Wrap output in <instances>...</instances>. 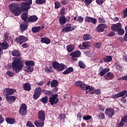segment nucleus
<instances>
[{"instance_id":"nucleus-1","label":"nucleus","mask_w":127,"mask_h":127,"mask_svg":"<svg viewBox=\"0 0 127 127\" xmlns=\"http://www.w3.org/2000/svg\"><path fill=\"white\" fill-rule=\"evenodd\" d=\"M21 58H13L12 63V68L15 73H19L24 67V62Z\"/></svg>"},{"instance_id":"nucleus-2","label":"nucleus","mask_w":127,"mask_h":127,"mask_svg":"<svg viewBox=\"0 0 127 127\" xmlns=\"http://www.w3.org/2000/svg\"><path fill=\"white\" fill-rule=\"evenodd\" d=\"M9 8L11 13H13L16 16H18L21 14V9L19 8L18 4L16 3H12L9 4Z\"/></svg>"},{"instance_id":"nucleus-3","label":"nucleus","mask_w":127,"mask_h":127,"mask_svg":"<svg viewBox=\"0 0 127 127\" xmlns=\"http://www.w3.org/2000/svg\"><path fill=\"white\" fill-rule=\"evenodd\" d=\"M53 67L54 68H55V70H57V71H58V72L63 71L64 69H66V68H67V66H65L64 64H60L57 62H54L53 63Z\"/></svg>"},{"instance_id":"nucleus-4","label":"nucleus","mask_w":127,"mask_h":127,"mask_svg":"<svg viewBox=\"0 0 127 127\" xmlns=\"http://www.w3.org/2000/svg\"><path fill=\"white\" fill-rule=\"evenodd\" d=\"M31 4H32V0H29L28 2H22L20 6L23 12H24L25 11H28V9H29V8H30L31 7Z\"/></svg>"},{"instance_id":"nucleus-5","label":"nucleus","mask_w":127,"mask_h":127,"mask_svg":"<svg viewBox=\"0 0 127 127\" xmlns=\"http://www.w3.org/2000/svg\"><path fill=\"white\" fill-rule=\"evenodd\" d=\"M75 26H73L70 23H68L65 25V27L63 29L62 31V32H65V33H67V32H70L71 31H73V30H75Z\"/></svg>"},{"instance_id":"nucleus-6","label":"nucleus","mask_w":127,"mask_h":127,"mask_svg":"<svg viewBox=\"0 0 127 127\" xmlns=\"http://www.w3.org/2000/svg\"><path fill=\"white\" fill-rule=\"evenodd\" d=\"M49 103L52 105H56L58 102H59V99H58V94H53L49 98Z\"/></svg>"},{"instance_id":"nucleus-7","label":"nucleus","mask_w":127,"mask_h":127,"mask_svg":"<svg viewBox=\"0 0 127 127\" xmlns=\"http://www.w3.org/2000/svg\"><path fill=\"white\" fill-rule=\"evenodd\" d=\"M27 106L25 105V104H22L21 106L20 107L19 113L21 116H26V114L27 111Z\"/></svg>"},{"instance_id":"nucleus-8","label":"nucleus","mask_w":127,"mask_h":127,"mask_svg":"<svg viewBox=\"0 0 127 127\" xmlns=\"http://www.w3.org/2000/svg\"><path fill=\"white\" fill-rule=\"evenodd\" d=\"M40 95H41V88L36 87L33 94V98L35 99V100H37V99L40 96Z\"/></svg>"},{"instance_id":"nucleus-9","label":"nucleus","mask_w":127,"mask_h":127,"mask_svg":"<svg viewBox=\"0 0 127 127\" xmlns=\"http://www.w3.org/2000/svg\"><path fill=\"white\" fill-rule=\"evenodd\" d=\"M105 115L110 118H113V116L115 115V110L112 108H107L105 110Z\"/></svg>"},{"instance_id":"nucleus-10","label":"nucleus","mask_w":127,"mask_h":127,"mask_svg":"<svg viewBox=\"0 0 127 127\" xmlns=\"http://www.w3.org/2000/svg\"><path fill=\"white\" fill-rule=\"evenodd\" d=\"M127 93V90H124L121 91L116 94H114L111 96L112 99H118L119 98H121L122 97H124L125 95Z\"/></svg>"},{"instance_id":"nucleus-11","label":"nucleus","mask_w":127,"mask_h":127,"mask_svg":"<svg viewBox=\"0 0 127 127\" xmlns=\"http://www.w3.org/2000/svg\"><path fill=\"white\" fill-rule=\"evenodd\" d=\"M107 28V26L104 24H99L96 28V31L98 32H103Z\"/></svg>"},{"instance_id":"nucleus-12","label":"nucleus","mask_w":127,"mask_h":127,"mask_svg":"<svg viewBox=\"0 0 127 127\" xmlns=\"http://www.w3.org/2000/svg\"><path fill=\"white\" fill-rule=\"evenodd\" d=\"M38 119L40 121H45V112L43 110H40L38 113Z\"/></svg>"},{"instance_id":"nucleus-13","label":"nucleus","mask_w":127,"mask_h":127,"mask_svg":"<svg viewBox=\"0 0 127 127\" xmlns=\"http://www.w3.org/2000/svg\"><path fill=\"white\" fill-rule=\"evenodd\" d=\"M16 41H17L19 44H22L23 42H26L28 39L24 36H20L19 37L16 38Z\"/></svg>"},{"instance_id":"nucleus-14","label":"nucleus","mask_w":127,"mask_h":127,"mask_svg":"<svg viewBox=\"0 0 127 127\" xmlns=\"http://www.w3.org/2000/svg\"><path fill=\"white\" fill-rule=\"evenodd\" d=\"M85 21L86 22H91V23L93 24H96V23H97V19L92 17L86 16L85 19Z\"/></svg>"},{"instance_id":"nucleus-15","label":"nucleus","mask_w":127,"mask_h":127,"mask_svg":"<svg viewBox=\"0 0 127 127\" xmlns=\"http://www.w3.org/2000/svg\"><path fill=\"white\" fill-rule=\"evenodd\" d=\"M121 28H122V24H121L120 23L113 24L111 27V29L113 30V31H118L121 29Z\"/></svg>"},{"instance_id":"nucleus-16","label":"nucleus","mask_w":127,"mask_h":127,"mask_svg":"<svg viewBox=\"0 0 127 127\" xmlns=\"http://www.w3.org/2000/svg\"><path fill=\"white\" fill-rule=\"evenodd\" d=\"M44 120H36L34 121V125L36 127H44Z\"/></svg>"},{"instance_id":"nucleus-17","label":"nucleus","mask_w":127,"mask_h":127,"mask_svg":"<svg viewBox=\"0 0 127 127\" xmlns=\"http://www.w3.org/2000/svg\"><path fill=\"white\" fill-rule=\"evenodd\" d=\"M16 100V97L14 96H9L8 95H6V100L8 103H14L15 100Z\"/></svg>"},{"instance_id":"nucleus-18","label":"nucleus","mask_w":127,"mask_h":127,"mask_svg":"<svg viewBox=\"0 0 127 127\" xmlns=\"http://www.w3.org/2000/svg\"><path fill=\"white\" fill-rule=\"evenodd\" d=\"M44 29V26H37V27H33L32 28V31L34 33H36L37 32H39L40 30H43Z\"/></svg>"},{"instance_id":"nucleus-19","label":"nucleus","mask_w":127,"mask_h":127,"mask_svg":"<svg viewBox=\"0 0 127 127\" xmlns=\"http://www.w3.org/2000/svg\"><path fill=\"white\" fill-rule=\"evenodd\" d=\"M66 22H67V19H66V17H65V16L63 15L59 17V22L61 25H64V24L66 23Z\"/></svg>"},{"instance_id":"nucleus-20","label":"nucleus","mask_w":127,"mask_h":127,"mask_svg":"<svg viewBox=\"0 0 127 127\" xmlns=\"http://www.w3.org/2000/svg\"><path fill=\"white\" fill-rule=\"evenodd\" d=\"M37 20H38V17L36 15L30 16L28 18V21H30V22H35Z\"/></svg>"},{"instance_id":"nucleus-21","label":"nucleus","mask_w":127,"mask_h":127,"mask_svg":"<svg viewBox=\"0 0 127 127\" xmlns=\"http://www.w3.org/2000/svg\"><path fill=\"white\" fill-rule=\"evenodd\" d=\"M41 42L45 43V44H49L51 42V40L47 37H43L41 39Z\"/></svg>"},{"instance_id":"nucleus-22","label":"nucleus","mask_w":127,"mask_h":127,"mask_svg":"<svg viewBox=\"0 0 127 127\" xmlns=\"http://www.w3.org/2000/svg\"><path fill=\"white\" fill-rule=\"evenodd\" d=\"M14 90L12 89L6 88L4 90V92L6 95V96H8V95H13L14 93Z\"/></svg>"},{"instance_id":"nucleus-23","label":"nucleus","mask_w":127,"mask_h":127,"mask_svg":"<svg viewBox=\"0 0 127 127\" xmlns=\"http://www.w3.org/2000/svg\"><path fill=\"white\" fill-rule=\"evenodd\" d=\"M106 80H112L114 78V73L109 72L104 76Z\"/></svg>"},{"instance_id":"nucleus-24","label":"nucleus","mask_w":127,"mask_h":127,"mask_svg":"<svg viewBox=\"0 0 127 127\" xmlns=\"http://www.w3.org/2000/svg\"><path fill=\"white\" fill-rule=\"evenodd\" d=\"M24 13L21 14V17L23 20H24L25 21L26 20H27L28 19V11H26L25 12H23Z\"/></svg>"},{"instance_id":"nucleus-25","label":"nucleus","mask_w":127,"mask_h":127,"mask_svg":"<svg viewBox=\"0 0 127 127\" xmlns=\"http://www.w3.org/2000/svg\"><path fill=\"white\" fill-rule=\"evenodd\" d=\"M0 46L1 47L2 49H7V48H8L7 41H4L2 43H0Z\"/></svg>"},{"instance_id":"nucleus-26","label":"nucleus","mask_w":127,"mask_h":127,"mask_svg":"<svg viewBox=\"0 0 127 127\" xmlns=\"http://www.w3.org/2000/svg\"><path fill=\"white\" fill-rule=\"evenodd\" d=\"M6 122L7 124L13 125V124L15 123V119L13 118H7L6 119Z\"/></svg>"},{"instance_id":"nucleus-27","label":"nucleus","mask_w":127,"mask_h":127,"mask_svg":"<svg viewBox=\"0 0 127 127\" xmlns=\"http://www.w3.org/2000/svg\"><path fill=\"white\" fill-rule=\"evenodd\" d=\"M110 71V68H105L103 69L100 72V76H104V75H106L108 72Z\"/></svg>"},{"instance_id":"nucleus-28","label":"nucleus","mask_w":127,"mask_h":127,"mask_svg":"<svg viewBox=\"0 0 127 127\" xmlns=\"http://www.w3.org/2000/svg\"><path fill=\"white\" fill-rule=\"evenodd\" d=\"M66 50L68 52H72L75 50V47L73 45H69L66 46Z\"/></svg>"},{"instance_id":"nucleus-29","label":"nucleus","mask_w":127,"mask_h":127,"mask_svg":"<svg viewBox=\"0 0 127 127\" xmlns=\"http://www.w3.org/2000/svg\"><path fill=\"white\" fill-rule=\"evenodd\" d=\"M73 71V67H69L63 72V74L67 75L68 74H70V73H72Z\"/></svg>"},{"instance_id":"nucleus-30","label":"nucleus","mask_w":127,"mask_h":127,"mask_svg":"<svg viewBox=\"0 0 127 127\" xmlns=\"http://www.w3.org/2000/svg\"><path fill=\"white\" fill-rule=\"evenodd\" d=\"M25 64L27 66L33 67L34 65V62L33 61H27L25 62Z\"/></svg>"},{"instance_id":"nucleus-31","label":"nucleus","mask_w":127,"mask_h":127,"mask_svg":"<svg viewBox=\"0 0 127 127\" xmlns=\"http://www.w3.org/2000/svg\"><path fill=\"white\" fill-rule=\"evenodd\" d=\"M70 55H72L73 56H75L76 57H80L81 56V52L79 51H74L70 53Z\"/></svg>"},{"instance_id":"nucleus-32","label":"nucleus","mask_w":127,"mask_h":127,"mask_svg":"<svg viewBox=\"0 0 127 127\" xmlns=\"http://www.w3.org/2000/svg\"><path fill=\"white\" fill-rule=\"evenodd\" d=\"M27 27H28V26L26 24H21L20 25L21 31L22 32L26 30V29H27Z\"/></svg>"},{"instance_id":"nucleus-33","label":"nucleus","mask_w":127,"mask_h":127,"mask_svg":"<svg viewBox=\"0 0 127 127\" xmlns=\"http://www.w3.org/2000/svg\"><path fill=\"white\" fill-rule=\"evenodd\" d=\"M113 60V57L111 56H108L103 59L104 62H111Z\"/></svg>"},{"instance_id":"nucleus-34","label":"nucleus","mask_w":127,"mask_h":127,"mask_svg":"<svg viewBox=\"0 0 127 127\" xmlns=\"http://www.w3.org/2000/svg\"><path fill=\"white\" fill-rule=\"evenodd\" d=\"M58 85V81L56 80H53L51 83V87L52 88L57 87Z\"/></svg>"},{"instance_id":"nucleus-35","label":"nucleus","mask_w":127,"mask_h":127,"mask_svg":"<svg viewBox=\"0 0 127 127\" xmlns=\"http://www.w3.org/2000/svg\"><path fill=\"white\" fill-rule=\"evenodd\" d=\"M23 88L25 91H30L31 90V87H30V85L28 83H25L23 86Z\"/></svg>"},{"instance_id":"nucleus-36","label":"nucleus","mask_w":127,"mask_h":127,"mask_svg":"<svg viewBox=\"0 0 127 127\" xmlns=\"http://www.w3.org/2000/svg\"><path fill=\"white\" fill-rule=\"evenodd\" d=\"M11 54L12 56H20V53H19V51L13 50L11 52Z\"/></svg>"},{"instance_id":"nucleus-37","label":"nucleus","mask_w":127,"mask_h":127,"mask_svg":"<svg viewBox=\"0 0 127 127\" xmlns=\"http://www.w3.org/2000/svg\"><path fill=\"white\" fill-rule=\"evenodd\" d=\"M90 39H92V37L90 34H86L83 36V40L87 41L90 40Z\"/></svg>"},{"instance_id":"nucleus-38","label":"nucleus","mask_w":127,"mask_h":127,"mask_svg":"<svg viewBox=\"0 0 127 127\" xmlns=\"http://www.w3.org/2000/svg\"><path fill=\"white\" fill-rule=\"evenodd\" d=\"M46 2V0H36L35 3L37 4H43Z\"/></svg>"},{"instance_id":"nucleus-39","label":"nucleus","mask_w":127,"mask_h":127,"mask_svg":"<svg viewBox=\"0 0 127 127\" xmlns=\"http://www.w3.org/2000/svg\"><path fill=\"white\" fill-rule=\"evenodd\" d=\"M53 67L52 66H49V67H47L45 68V71L47 72V73H52V72H53Z\"/></svg>"},{"instance_id":"nucleus-40","label":"nucleus","mask_w":127,"mask_h":127,"mask_svg":"<svg viewBox=\"0 0 127 127\" xmlns=\"http://www.w3.org/2000/svg\"><path fill=\"white\" fill-rule=\"evenodd\" d=\"M42 102L43 104H47V102H48V97L47 96H45L41 99Z\"/></svg>"},{"instance_id":"nucleus-41","label":"nucleus","mask_w":127,"mask_h":127,"mask_svg":"<svg viewBox=\"0 0 127 127\" xmlns=\"http://www.w3.org/2000/svg\"><path fill=\"white\" fill-rule=\"evenodd\" d=\"M81 1H84L86 5H90L91 3H92V2L93 1V0H81Z\"/></svg>"},{"instance_id":"nucleus-42","label":"nucleus","mask_w":127,"mask_h":127,"mask_svg":"<svg viewBox=\"0 0 127 127\" xmlns=\"http://www.w3.org/2000/svg\"><path fill=\"white\" fill-rule=\"evenodd\" d=\"M34 70L33 66H26V71L27 72H32Z\"/></svg>"},{"instance_id":"nucleus-43","label":"nucleus","mask_w":127,"mask_h":127,"mask_svg":"<svg viewBox=\"0 0 127 127\" xmlns=\"http://www.w3.org/2000/svg\"><path fill=\"white\" fill-rule=\"evenodd\" d=\"M78 65L80 68H81L82 69H84L85 67H86V65H85V64L83 63L82 61H79L78 63Z\"/></svg>"},{"instance_id":"nucleus-44","label":"nucleus","mask_w":127,"mask_h":127,"mask_svg":"<svg viewBox=\"0 0 127 127\" xmlns=\"http://www.w3.org/2000/svg\"><path fill=\"white\" fill-rule=\"evenodd\" d=\"M117 32L119 35H124L125 34V30L122 29V28H121Z\"/></svg>"},{"instance_id":"nucleus-45","label":"nucleus","mask_w":127,"mask_h":127,"mask_svg":"<svg viewBox=\"0 0 127 127\" xmlns=\"http://www.w3.org/2000/svg\"><path fill=\"white\" fill-rule=\"evenodd\" d=\"M116 65V69H117V70H122L123 69V67H122V65H121V64L116 63L115 64Z\"/></svg>"},{"instance_id":"nucleus-46","label":"nucleus","mask_w":127,"mask_h":127,"mask_svg":"<svg viewBox=\"0 0 127 127\" xmlns=\"http://www.w3.org/2000/svg\"><path fill=\"white\" fill-rule=\"evenodd\" d=\"M61 7V3H60L59 1H56L55 2V8H60Z\"/></svg>"},{"instance_id":"nucleus-47","label":"nucleus","mask_w":127,"mask_h":127,"mask_svg":"<svg viewBox=\"0 0 127 127\" xmlns=\"http://www.w3.org/2000/svg\"><path fill=\"white\" fill-rule=\"evenodd\" d=\"M77 21H78V22H79V23H82V22L84 21V18H83V17L81 16H79L77 17Z\"/></svg>"},{"instance_id":"nucleus-48","label":"nucleus","mask_w":127,"mask_h":127,"mask_svg":"<svg viewBox=\"0 0 127 127\" xmlns=\"http://www.w3.org/2000/svg\"><path fill=\"white\" fill-rule=\"evenodd\" d=\"M83 47L84 48H87L88 47H89L90 46V43L88 42H85L82 43Z\"/></svg>"},{"instance_id":"nucleus-49","label":"nucleus","mask_w":127,"mask_h":127,"mask_svg":"<svg viewBox=\"0 0 127 127\" xmlns=\"http://www.w3.org/2000/svg\"><path fill=\"white\" fill-rule=\"evenodd\" d=\"M6 75L9 77H13L14 76V72L10 71H8L6 72Z\"/></svg>"},{"instance_id":"nucleus-50","label":"nucleus","mask_w":127,"mask_h":127,"mask_svg":"<svg viewBox=\"0 0 127 127\" xmlns=\"http://www.w3.org/2000/svg\"><path fill=\"white\" fill-rule=\"evenodd\" d=\"M125 123L126 122L124 121L123 119H122V121L119 125L118 127H123V126H125V124H126Z\"/></svg>"},{"instance_id":"nucleus-51","label":"nucleus","mask_w":127,"mask_h":127,"mask_svg":"<svg viewBox=\"0 0 127 127\" xmlns=\"http://www.w3.org/2000/svg\"><path fill=\"white\" fill-rule=\"evenodd\" d=\"M91 119H92V116L89 115L84 116L83 118V120H85V121H88V120H91Z\"/></svg>"},{"instance_id":"nucleus-52","label":"nucleus","mask_w":127,"mask_h":127,"mask_svg":"<svg viewBox=\"0 0 127 127\" xmlns=\"http://www.w3.org/2000/svg\"><path fill=\"white\" fill-rule=\"evenodd\" d=\"M82 82L80 81H77L74 83V84L75 85V86H77L78 87H80L81 85H82Z\"/></svg>"},{"instance_id":"nucleus-53","label":"nucleus","mask_w":127,"mask_h":127,"mask_svg":"<svg viewBox=\"0 0 127 127\" xmlns=\"http://www.w3.org/2000/svg\"><path fill=\"white\" fill-rule=\"evenodd\" d=\"M98 21L99 23H105L106 22V20L103 18H99Z\"/></svg>"},{"instance_id":"nucleus-54","label":"nucleus","mask_w":127,"mask_h":127,"mask_svg":"<svg viewBox=\"0 0 127 127\" xmlns=\"http://www.w3.org/2000/svg\"><path fill=\"white\" fill-rule=\"evenodd\" d=\"M118 80H119V81L121 80H124L125 81H127V75L119 78Z\"/></svg>"},{"instance_id":"nucleus-55","label":"nucleus","mask_w":127,"mask_h":127,"mask_svg":"<svg viewBox=\"0 0 127 127\" xmlns=\"http://www.w3.org/2000/svg\"><path fill=\"white\" fill-rule=\"evenodd\" d=\"M99 119L100 120H104L105 119V114L104 113H100L99 115Z\"/></svg>"},{"instance_id":"nucleus-56","label":"nucleus","mask_w":127,"mask_h":127,"mask_svg":"<svg viewBox=\"0 0 127 127\" xmlns=\"http://www.w3.org/2000/svg\"><path fill=\"white\" fill-rule=\"evenodd\" d=\"M96 2L97 4L101 5V4H103L104 3V0H96Z\"/></svg>"},{"instance_id":"nucleus-57","label":"nucleus","mask_w":127,"mask_h":127,"mask_svg":"<svg viewBox=\"0 0 127 127\" xmlns=\"http://www.w3.org/2000/svg\"><path fill=\"white\" fill-rule=\"evenodd\" d=\"M44 94H45V95H46L47 96H50V95L52 94V92L51 91L45 90L44 91Z\"/></svg>"},{"instance_id":"nucleus-58","label":"nucleus","mask_w":127,"mask_h":127,"mask_svg":"<svg viewBox=\"0 0 127 127\" xmlns=\"http://www.w3.org/2000/svg\"><path fill=\"white\" fill-rule=\"evenodd\" d=\"M86 85L85 84V83H83V82H82V83H81V85H80V87L82 90H86Z\"/></svg>"},{"instance_id":"nucleus-59","label":"nucleus","mask_w":127,"mask_h":127,"mask_svg":"<svg viewBox=\"0 0 127 127\" xmlns=\"http://www.w3.org/2000/svg\"><path fill=\"white\" fill-rule=\"evenodd\" d=\"M65 8L63 7L61 9L60 13L62 15H63L64 14H65Z\"/></svg>"},{"instance_id":"nucleus-60","label":"nucleus","mask_w":127,"mask_h":127,"mask_svg":"<svg viewBox=\"0 0 127 127\" xmlns=\"http://www.w3.org/2000/svg\"><path fill=\"white\" fill-rule=\"evenodd\" d=\"M70 56H71V59L72 60H73V61H77V60H78V59L77 58H78L77 57L73 55H70Z\"/></svg>"},{"instance_id":"nucleus-61","label":"nucleus","mask_w":127,"mask_h":127,"mask_svg":"<svg viewBox=\"0 0 127 127\" xmlns=\"http://www.w3.org/2000/svg\"><path fill=\"white\" fill-rule=\"evenodd\" d=\"M66 118V115L65 114H62L60 115L59 119L60 120H64V119Z\"/></svg>"},{"instance_id":"nucleus-62","label":"nucleus","mask_w":127,"mask_h":127,"mask_svg":"<svg viewBox=\"0 0 127 127\" xmlns=\"http://www.w3.org/2000/svg\"><path fill=\"white\" fill-rule=\"evenodd\" d=\"M94 46L96 47V48H100V47H101V43H95Z\"/></svg>"},{"instance_id":"nucleus-63","label":"nucleus","mask_w":127,"mask_h":127,"mask_svg":"<svg viewBox=\"0 0 127 127\" xmlns=\"http://www.w3.org/2000/svg\"><path fill=\"white\" fill-rule=\"evenodd\" d=\"M33 125H32V123H31V122H28L26 124V127H31V126H32Z\"/></svg>"},{"instance_id":"nucleus-64","label":"nucleus","mask_w":127,"mask_h":127,"mask_svg":"<svg viewBox=\"0 0 127 127\" xmlns=\"http://www.w3.org/2000/svg\"><path fill=\"white\" fill-rule=\"evenodd\" d=\"M123 121H125V123H127V115L125 116L122 118Z\"/></svg>"}]
</instances>
